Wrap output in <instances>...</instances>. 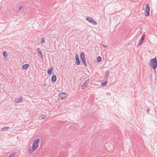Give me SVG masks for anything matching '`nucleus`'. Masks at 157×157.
Masks as SVG:
<instances>
[{
  "mask_svg": "<svg viewBox=\"0 0 157 157\" xmlns=\"http://www.w3.org/2000/svg\"><path fill=\"white\" fill-rule=\"evenodd\" d=\"M16 154V153H13L11 154H10V155H9L8 156L9 157H14L15 156V155Z\"/></svg>",
  "mask_w": 157,
  "mask_h": 157,
  "instance_id": "a211bd4d",
  "label": "nucleus"
},
{
  "mask_svg": "<svg viewBox=\"0 0 157 157\" xmlns=\"http://www.w3.org/2000/svg\"><path fill=\"white\" fill-rule=\"evenodd\" d=\"M75 59H79V56L77 53L75 54Z\"/></svg>",
  "mask_w": 157,
  "mask_h": 157,
  "instance_id": "5701e85b",
  "label": "nucleus"
},
{
  "mask_svg": "<svg viewBox=\"0 0 157 157\" xmlns=\"http://www.w3.org/2000/svg\"><path fill=\"white\" fill-rule=\"evenodd\" d=\"M150 7L149 6V5L148 3H147L146 4V6L145 8V16H147L149 15L150 14Z\"/></svg>",
  "mask_w": 157,
  "mask_h": 157,
  "instance_id": "20e7f679",
  "label": "nucleus"
},
{
  "mask_svg": "<svg viewBox=\"0 0 157 157\" xmlns=\"http://www.w3.org/2000/svg\"><path fill=\"white\" fill-rule=\"evenodd\" d=\"M102 60V58L100 56H98L97 58V61L98 62H101Z\"/></svg>",
  "mask_w": 157,
  "mask_h": 157,
  "instance_id": "6ab92c4d",
  "label": "nucleus"
},
{
  "mask_svg": "<svg viewBox=\"0 0 157 157\" xmlns=\"http://www.w3.org/2000/svg\"><path fill=\"white\" fill-rule=\"evenodd\" d=\"M93 19L90 17H86V20L88 21L89 22H91L92 20H93Z\"/></svg>",
  "mask_w": 157,
  "mask_h": 157,
  "instance_id": "4468645a",
  "label": "nucleus"
},
{
  "mask_svg": "<svg viewBox=\"0 0 157 157\" xmlns=\"http://www.w3.org/2000/svg\"><path fill=\"white\" fill-rule=\"evenodd\" d=\"M44 40H45L44 39L43 37H42L41 38L40 41L42 43H43L44 42Z\"/></svg>",
  "mask_w": 157,
  "mask_h": 157,
  "instance_id": "4be33fe9",
  "label": "nucleus"
},
{
  "mask_svg": "<svg viewBox=\"0 0 157 157\" xmlns=\"http://www.w3.org/2000/svg\"><path fill=\"white\" fill-rule=\"evenodd\" d=\"M91 23H92L94 25H96L97 24V22H95L94 20V19H93V20H92V21L91 22Z\"/></svg>",
  "mask_w": 157,
  "mask_h": 157,
  "instance_id": "aec40b11",
  "label": "nucleus"
},
{
  "mask_svg": "<svg viewBox=\"0 0 157 157\" xmlns=\"http://www.w3.org/2000/svg\"><path fill=\"white\" fill-rule=\"evenodd\" d=\"M75 61L76 63L78 65H79L80 64V61L79 59H75Z\"/></svg>",
  "mask_w": 157,
  "mask_h": 157,
  "instance_id": "f3484780",
  "label": "nucleus"
},
{
  "mask_svg": "<svg viewBox=\"0 0 157 157\" xmlns=\"http://www.w3.org/2000/svg\"><path fill=\"white\" fill-rule=\"evenodd\" d=\"M80 56L81 60L84 65L86 67L87 66V65L86 62L84 53L83 52H81Z\"/></svg>",
  "mask_w": 157,
  "mask_h": 157,
  "instance_id": "7ed1b4c3",
  "label": "nucleus"
},
{
  "mask_svg": "<svg viewBox=\"0 0 157 157\" xmlns=\"http://www.w3.org/2000/svg\"><path fill=\"white\" fill-rule=\"evenodd\" d=\"M142 43V42H140V41H139V43H138V45H137V47H138L139 46V45H141Z\"/></svg>",
  "mask_w": 157,
  "mask_h": 157,
  "instance_id": "b1692460",
  "label": "nucleus"
},
{
  "mask_svg": "<svg viewBox=\"0 0 157 157\" xmlns=\"http://www.w3.org/2000/svg\"><path fill=\"white\" fill-rule=\"evenodd\" d=\"M67 96V95L66 93L64 92H62L61 93L59 94L58 95V97L61 99L62 100L66 98Z\"/></svg>",
  "mask_w": 157,
  "mask_h": 157,
  "instance_id": "423d86ee",
  "label": "nucleus"
},
{
  "mask_svg": "<svg viewBox=\"0 0 157 157\" xmlns=\"http://www.w3.org/2000/svg\"><path fill=\"white\" fill-rule=\"evenodd\" d=\"M46 117L47 116L46 115H42L40 116L41 120H43L45 119Z\"/></svg>",
  "mask_w": 157,
  "mask_h": 157,
  "instance_id": "ddd939ff",
  "label": "nucleus"
},
{
  "mask_svg": "<svg viewBox=\"0 0 157 157\" xmlns=\"http://www.w3.org/2000/svg\"><path fill=\"white\" fill-rule=\"evenodd\" d=\"M29 66V65L28 64H24L22 65V68L24 69H26Z\"/></svg>",
  "mask_w": 157,
  "mask_h": 157,
  "instance_id": "f8f14e48",
  "label": "nucleus"
},
{
  "mask_svg": "<svg viewBox=\"0 0 157 157\" xmlns=\"http://www.w3.org/2000/svg\"><path fill=\"white\" fill-rule=\"evenodd\" d=\"M89 79H88L86 80L85 82L82 84L81 86V88L82 89H85L86 88L87 84L89 82Z\"/></svg>",
  "mask_w": 157,
  "mask_h": 157,
  "instance_id": "0eeeda50",
  "label": "nucleus"
},
{
  "mask_svg": "<svg viewBox=\"0 0 157 157\" xmlns=\"http://www.w3.org/2000/svg\"><path fill=\"white\" fill-rule=\"evenodd\" d=\"M22 8V7L21 6H20L19 7V8H18V11H20L21 10V9Z\"/></svg>",
  "mask_w": 157,
  "mask_h": 157,
  "instance_id": "393cba45",
  "label": "nucleus"
},
{
  "mask_svg": "<svg viewBox=\"0 0 157 157\" xmlns=\"http://www.w3.org/2000/svg\"><path fill=\"white\" fill-rule=\"evenodd\" d=\"M106 73H107V75L105 76V81L104 82H103L101 83V84L102 86H106V83L107 82V81L108 78V75L109 73V71H106Z\"/></svg>",
  "mask_w": 157,
  "mask_h": 157,
  "instance_id": "39448f33",
  "label": "nucleus"
},
{
  "mask_svg": "<svg viewBox=\"0 0 157 157\" xmlns=\"http://www.w3.org/2000/svg\"><path fill=\"white\" fill-rule=\"evenodd\" d=\"M22 97L21 96V97L17 98H15L14 99V101L16 103H19L22 101Z\"/></svg>",
  "mask_w": 157,
  "mask_h": 157,
  "instance_id": "6e6552de",
  "label": "nucleus"
},
{
  "mask_svg": "<svg viewBox=\"0 0 157 157\" xmlns=\"http://www.w3.org/2000/svg\"><path fill=\"white\" fill-rule=\"evenodd\" d=\"M145 35L144 34H143L142 35V36L141 39L139 41H140V42H141L142 43V42H143L144 39L145 38Z\"/></svg>",
  "mask_w": 157,
  "mask_h": 157,
  "instance_id": "dca6fc26",
  "label": "nucleus"
},
{
  "mask_svg": "<svg viewBox=\"0 0 157 157\" xmlns=\"http://www.w3.org/2000/svg\"><path fill=\"white\" fill-rule=\"evenodd\" d=\"M40 139L38 138L35 140L33 142L32 147L30 146L28 149V151L30 153H32L35 151L39 146Z\"/></svg>",
  "mask_w": 157,
  "mask_h": 157,
  "instance_id": "f257e3e1",
  "label": "nucleus"
},
{
  "mask_svg": "<svg viewBox=\"0 0 157 157\" xmlns=\"http://www.w3.org/2000/svg\"><path fill=\"white\" fill-rule=\"evenodd\" d=\"M103 47L104 48H106V46L104 44H103Z\"/></svg>",
  "mask_w": 157,
  "mask_h": 157,
  "instance_id": "bb28decb",
  "label": "nucleus"
},
{
  "mask_svg": "<svg viewBox=\"0 0 157 157\" xmlns=\"http://www.w3.org/2000/svg\"><path fill=\"white\" fill-rule=\"evenodd\" d=\"M7 55V52L4 51L3 52V56L4 57H6Z\"/></svg>",
  "mask_w": 157,
  "mask_h": 157,
  "instance_id": "412c9836",
  "label": "nucleus"
},
{
  "mask_svg": "<svg viewBox=\"0 0 157 157\" xmlns=\"http://www.w3.org/2000/svg\"><path fill=\"white\" fill-rule=\"evenodd\" d=\"M150 65L155 70L157 67V60L156 58L151 59L150 61Z\"/></svg>",
  "mask_w": 157,
  "mask_h": 157,
  "instance_id": "f03ea898",
  "label": "nucleus"
},
{
  "mask_svg": "<svg viewBox=\"0 0 157 157\" xmlns=\"http://www.w3.org/2000/svg\"><path fill=\"white\" fill-rule=\"evenodd\" d=\"M37 52L39 55V56L41 57L42 58H43V56L41 51L40 50L39 48H37L36 49Z\"/></svg>",
  "mask_w": 157,
  "mask_h": 157,
  "instance_id": "1a4fd4ad",
  "label": "nucleus"
},
{
  "mask_svg": "<svg viewBox=\"0 0 157 157\" xmlns=\"http://www.w3.org/2000/svg\"><path fill=\"white\" fill-rule=\"evenodd\" d=\"M10 128L9 127H5L3 128H2L1 129V131L2 132L8 129H9Z\"/></svg>",
  "mask_w": 157,
  "mask_h": 157,
  "instance_id": "2eb2a0df",
  "label": "nucleus"
},
{
  "mask_svg": "<svg viewBox=\"0 0 157 157\" xmlns=\"http://www.w3.org/2000/svg\"><path fill=\"white\" fill-rule=\"evenodd\" d=\"M56 76L55 74L53 75L51 78V80L53 82H56Z\"/></svg>",
  "mask_w": 157,
  "mask_h": 157,
  "instance_id": "9d476101",
  "label": "nucleus"
},
{
  "mask_svg": "<svg viewBox=\"0 0 157 157\" xmlns=\"http://www.w3.org/2000/svg\"><path fill=\"white\" fill-rule=\"evenodd\" d=\"M147 112L148 113H149V108H147Z\"/></svg>",
  "mask_w": 157,
  "mask_h": 157,
  "instance_id": "a878e982",
  "label": "nucleus"
},
{
  "mask_svg": "<svg viewBox=\"0 0 157 157\" xmlns=\"http://www.w3.org/2000/svg\"><path fill=\"white\" fill-rule=\"evenodd\" d=\"M53 71V67H52L51 68L49 69L47 71V73L48 75H51L52 72Z\"/></svg>",
  "mask_w": 157,
  "mask_h": 157,
  "instance_id": "9b49d317",
  "label": "nucleus"
}]
</instances>
